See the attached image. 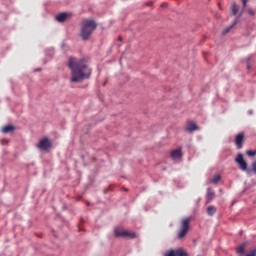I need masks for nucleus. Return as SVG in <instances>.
<instances>
[{
  "mask_svg": "<svg viewBox=\"0 0 256 256\" xmlns=\"http://www.w3.org/2000/svg\"><path fill=\"white\" fill-rule=\"evenodd\" d=\"M68 67L71 71V83H81L85 79L91 77V68L89 67V59L86 57L77 59L70 57Z\"/></svg>",
  "mask_w": 256,
  "mask_h": 256,
  "instance_id": "f257e3e1",
  "label": "nucleus"
},
{
  "mask_svg": "<svg viewBox=\"0 0 256 256\" xmlns=\"http://www.w3.org/2000/svg\"><path fill=\"white\" fill-rule=\"evenodd\" d=\"M97 29V22L91 19H85L82 21L80 37L82 41H87L91 35H93V31Z\"/></svg>",
  "mask_w": 256,
  "mask_h": 256,
  "instance_id": "f03ea898",
  "label": "nucleus"
},
{
  "mask_svg": "<svg viewBox=\"0 0 256 256\" xmlns=\"http://www.w3.org/2000/svg\"><path fill=\"white\" fill-rule=\"evenodd\" d=\"M191 223V218H184L181 220V227L177 235V239H185L187 236V233H189L190 226L189 224Z\"/></svg>",
  "mask_w": 256,
  "mask_h": 256,
  "instance_id": "7ed1b4c3",
  "label": "nucleus"
},
{
  "mask_svg": "<svg viewBox=\"0 0 256 256\" xmlns=\"http://www.w3.org/2000/svg\"><path fill=\"white\" fill-rule=\"evenodd\" d=\"M114 233L115 237H127L128 239H135L137 237L135 232H129L127 230L120 231L119 228H115Z\"/></svg>",
  "mask_w": 256,
  "mask_h": 256,
  "instance_id": "20e7f679",
  "label": "nucleus"
},
{
  "mask_svg": "<svg viewBox=\"0 0 256 256\" xmlns=\"http://www.w3.org/2000/svg\"><path fill=\"white\" fill-rule=\"evenodd\" d=\"M164 256H189L187 251L183 248L170 249L165 252Z\"/></svg>",
  "mask_w": 256,
  "mask_h": 256,
  "instance_id": "39448f33",
  "label": "nucleus"
},
{
  "mask_svg": "<svg viewBox=\"0 0 256 256\" xmlns=\"http://www.w3.org/2000/svg\"><path fill=\"white\" fill-rule=\"evenodd\" d=\"M52 144L51 141H49V138L45 137L42 140L39 141L37 144V148L40 149V151H47L51 149Z\"/></svg>",
  "mask_w": 256,
  "mask_h": 256,
  "instance_id": "423d86ee",
  "label": "nucleus"
},
{
  "mask_svg": "<svg viewBox=\"0 0 256 256\" xmlns=\"http://www.w3.org/2000/svg\"><path fill=\"white\" fill-rule=\"evenodd\" d=\"M235 162L239 166L241 171H247V162L243 159V154L239 153L235 159Z\"/></svg>",
  "mask_w": 256,
  "mask_h": 256,
  "instance_id": "0eeeda50",
  "label": "nucleus"
},
{
  "mask_svg": "<svg viewBox=\"0 0 256 256\" xmlns=\"http://www.w3.org/2000/svg\"><path fill=\"white\" fill-rule=\"evenodd\" d=\"M170 157L173 161H182L183 159V150L181 148L172 150L170 153Z\"/></svg>",
  "mask_w": 256,
  "mask_h": 256,
  "instance_id": "6e6552de",
  "label": "nucleus"
},
{
  "mask_svg": "<svg viewBox=\"0 0 256 256\" xmlns=\"http://www.w3.org/2000/svg\"><path fill=\"white\" fill-rule=\"evenodd\" d=\"M245 140V133L240 132L235 136L234 143L237 149L243 148V141Z\"/></svg>",
  "mask_w": 256,
  "mask_h": 256,
  "instance_id": "1a4fd4ad",
  "label": "nucleus"
},
{
  "mask_svg": "<svg viewBox=\"0 0 256 256\" xmlns=\"http://www.w3.org/2000/svg\"><path fill=\"white\" fill-rule=\"evenodd\" d=\"M184 131L186 133H193L195 131H199V126H197V124L194 121H190L184 128Z\"/></svg>",
  "mask_w": 256,
  "mask_h": 256,
  "instance_id": "9d476101",
  "label": "nucleus"
},
{
  "mask_svg": "<svg viewBox=\"0 0 256 256\" xmlns=\"http://www.w3.org/2000/svg\"><path fill=\"white\" fill-rule=\"evenodd\" d=\"M55 19H56V21H58V23H65V21H67V19H71V14H69L67 12H62V13H59L58 15H56Z\"/></svg>",
  "mask_w": 256,
  "mask_h": 256,
  "instance_id": "9b49d317",
  "label": "nucleus"
},
{
  "mask_svg": "<svg viewBox=\"0 0 256 256\" xmlns=\"http://www.w3.org/2000/svg\"><path fill=\"white\" fill-rule=\"evenodd\" d=\"M215 197V191H213V189L208 188L207 189V195H206V203L209 204L210 201H213Z\"/></svg>",
  "mask_w": 256,
  "mask_h": 256,
  "instance_id": "f8f14e48",
  "label": "nucleus"
},
{
  "mask_svg": "<svg viewBox=\"0 0 256 256\" xmlns=\"http://www.w3.org/2000/svg\"><path fill=\"white\" fill-rule=\"evenodd\" d=\"M247 246V243H242L236 248V253L239 256H244L245 255V247Z\"/></svg>",
  "mask_w": 256,
  "mask_h": 256,
  "instance_id": "ddd939ff",
  "label": "nucleus"
},
{
  "mask_svg": "<svg viewBox=\"0 0 256 256\" xmlns=\"http://www.w3.org/2000/svg\"><path fill=\"white\" fill-rule=\"evenodd\" d=\"M238 22H239V20H237V19L234 20L230 26L226 27L222 31V35H227V33H229V31H231V29H233V27H235V25H237Z\"/></svg>",
  "mask_w": 256,
  "mask_h": 256,
  "instance_id": "4468645a",
  "label": "nucleus"
},
{
  "mask_svg": "<svg viewBox=\"0 0 256 256\" xmlns=\"http://www.w3.org/2000/svg\"><path fill=\"white\" fill-rule=\"evenodd\" d=\"M13 131H15V126L13 125H6L4 127H2V133H13Z\"/></svg>",
  "mask_w": 256,
  "mask_h": 256,
  "instance_id": "2eb2a0df",
  "label": "nucleus"
},
{
  "mask_svg": "<svg viewBox=\"0 0 256 256\" xmlns=\"http://www.w3.org/2000/svg\"><path fill=\"white\" fill-rule=\"evenodd\" d=\"M206 213L210 216L213 217L214 213H217V207L210 205L206 208Z\"/></svg>",
  "mask_w": 256,
  "mask_h": 256,
  "instance_id": "dca6fc26",
  "label": "nucleus"
},
{
  "mask_svg": "<svg viewBox=\"0 0 256 256\" xmlns=\"http://www.w3.org/2000/svg\"><path fill=\"white\" fill-rule=\"evenodd\" d=\"M231 13L232 15H237V13H239V5H237L236 3H233L231 5Z\"/></svg>",
  "mask_w": 256,
  "mask_h": 256,
  "instance_id": "f3484780",
  "label": "nucleus"
},
{
  "mask_svg": "<svg viewBox=\"0 0 256 256\" xmlns=\"http://www.w3.org/2000/svg\"><path fill=\"white\" fill-rule=\"evenodd\" d=\"M221 181V175L216 174L213 176L211 183H213L214 185H217V183H219Z\"/></svg>",
  "mask_w": 256,
  "mask_h": 256,
  "instance_id": "a211bd4d",
  "label": "nucleus"
},
{
  "mask_svg": "<svg viewBox=\"0 0 256 256\" xmlns=\"http://www.w3.org/2000/svg\"><path fill=\"white\" fill-rule=\"evenodd\" d=\"M242 1V10L240 12L239 17H241L243 15V11H245V7H247V1L248 0H241Z\"/></svg>",
  "mask_w": 256,
  "mask_h": 256,
  "instance_id": "6ab92c4d",
  "label": "nucleus"
},
{
  "mask_svg": "<svg viewBox=\"0 0 256 256\" xmlns=\"http://www.w3.org/2000/svg\"><path fill=\"white\" fill-rule=\"evenodd\" d=\"M244 256H256V247L252 248L248 253Z\"/></svg>",
  "mask_w": 256,
  "mask_h": 256,
  "instance_id": "aec40b11",
  "label": "nucleus"
},
{
  "mask_svg": "<svg viewBox=\"0 0 256 256\" xmlns=\"http://www.w3.org/2000/svg\"><path fill=\"white\" fill-rule=\"evenodd\" d=\"M246 155H248V157H255L256 150H254V151L248 150V151H246Z\"/></svg>",
  "mask_w": 256,
  "mask_h": 256,
  "instance_id": "412c9836",
  "label": "nucleus"
},
{
  "mask_svg": "<svg viewBox=\"0 0 256 256\" xmlns=\"http://www.w3.org/2000/svg\"><path fill=\"white\" fill-rule=\"evenodd\" d=\"M247 13L250 14L252 17L255 15V11H253L252 9H248Z\"/></svg>",
  "mask_w": 256,
  "mask_h": 256,
  "instance_id": "4be33fe9",
  "label": "nucleus"
},
{
  "mask_svg": "<svg viewBox=\"0 0 256 256\" xmlns=\"http://www.w3.org/2000/svg\"><path fill=\"white\" fill-rule=\"evenodd\" d=\"M247 69H248V71L251 70V64L250 63L247 64Z\"/></svg>",
  "mask_w": 256,
  "mask_h": 256,
  "instance_id": "5701e85b",
  "label": "nucleus"
},
{
  "mask_svg": "<svg viewBox=\"0 0 256 256\" xmlns=\"http://www.w3.org/2000/svg\"><path fill=\"white\" fill-rule=\"evenodd\" d=\"M35 72H37V71H41V68H39V69H36V70H34Z\"/></svg>",
  "mask_w": 256,
  "mask_h": 256,
  "instance_id": "b1692460",
  "label": "nucleus"
}]
</instances>
